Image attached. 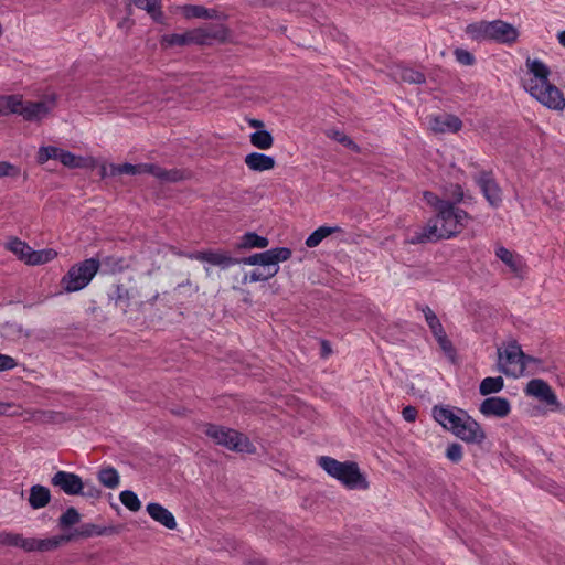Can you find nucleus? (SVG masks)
<instances>
[{
	"mask_svg": "<svg viewBox=\"0 0 565 565\" xmlns=\"http://www.w3.org/2000/svg\"><path fill=\"white\" fill-rule=\"evenodd\" d=\"M455 56H456V60L462 65L469 66L475 63V56L470 52H468L463 49H457L455 51Z\"/></svg>",
	"mask_w": 565,
	"mask_h": 565,
	"instance_id": "8fccbe9b",
	"label": "nucleus"
},
{
	"mask_svg": "<svg viewBox=\"0 0 565 565\" xmlns=\"http://www.w3.org/2000/svg\"><path fill=\"white\" fill-rule=\"evenodd\" d=\"M558 42L565 47V31L557 34Z\"/></svg>",
	"mask_w": 565,
	"mask_h": 565,
	"instance_id": "052dcab7",
	"label": "nucleus"
},
{
	"mask_svg": "<svg viewBox=\"0 0 565 565\" xmlns=\"http://www.w3.org/2000/svg\"><path fill=\"white\" fill-rule=\"evenodd\" d=\"M204 434L210 437L215 444L224 446L225 448L238 452H253L254 446L249 439L231 428L223 426L206 424L204 426Z\"/></svg>",
	"mask_w": 565,
	"mask_h": 565,
	"instance_id": "423d86ee",
	"label": "nucleus"
},
{
	"mask_svg": "<svg viewBox=\"0 0 565 565\" xmlns=\"http://www.w3.org/2000/svg\"><path fill=\"white\" fill-rule=\"evenodd\" d=\"M149 173L161 181L177 182L185 178V173L178 169L166 170L159 166L152 163H140V164H113L111 174H142Z\"/></svg>",
	"mask_w": 565,
	"mask_h": 565,
	"instance_id": "6e6552de",
	"label": "nucleus"
},
{
	"mask_svg": "<svg viewBox=\"0 0 565 565\" xmlns=\"http://www.w3.org/2000/svg\"><path fill=\"white\" fill-rule=\"evenodd\" d=\"M331 353V348L327 341H322V355L327 356Z\"/></svg>",
	"mask_w": 565,
	"mask_h": 565,
	"instance_id": "bf43d9fd",
	"label": "nucleus"
},
{
	"mask_svg": "<svg viewBox=\"0 0 565 565\" xmlns=\"http://www.w3.org/2000/svg\"><path fill=\"white\" fill-rule=\"evenodd\" d=\"M327 137L335 140L337 142L343 145L344 147L353 150L354 152L360 151V147L344 132L338 129H328L326 131Z\"/></svg>",
	"mask_w": 565,
	"mask_h": 565,
	"instance_id": "4c0bfd02",
	"label": "nucleus"
},
{
	"mask_svg": "<svg viewBox=\"0 0 565 565\" xmlns=\"http://www.w3.org/2000/svg\"><path fill=\"white\" fill-rule=\"evenodd\" d=\"M291 256V250L287 247H277L271 248L263 253H256L254 255H250L248 257L238 258V264L244 265H260L264 268L268 267H279L278 264L280 262H285L289 259Z\"/></svg>",
	"mask_w": 565,
	"mask_h": 565,
	"instance_id": "9d476101",
	"label": "nucleus"
},
{
	"mask_svg": "<svg viewBox=\"0 0 565 565\" xmlns=\"http://www.w3.org/2000/svg\"><path fill=\"white\" fill-rule=\"evenodd\" d=\"M318 465L332 478L340 481L345 488L354 490L369 489L365 476L354 461H338L329 456L318 458Z\"/></svg>",
	"mask_w": 565,
	"mask_h": 565,
	"instance_id": "20e7f679",
	"label": "nucleus"
},
{
	"mask_svg": "<svg viewBox=\"0 0 565 565\" xmlns=\"http://www.w3.org/2000/svg\"><path fill=\"white\" fill-rule=\"evenodd\" d=\"M460 415L463 416V420L454 435L467 444H482L487 436L481 425L468 413H460Z\"/></svg>",
	"mask_w": 565,
	"mask_h": 565,
	"instance_id": "9b49d317",
	"label": "nucleus"
},
{
	"mask_svg": "<svg viewBox=\"0 0 565 565\" xmlns=\"http://www.w3.org/2000/svg\"><path fill=\"white\" fill-rule=\"evenodd\" d=\"M268 244V238L249 232L242 237L241 246L244 248H266Z\"/></svg>",
	"mask_w": 565,
	"mask_h": 565,
	"instance_id": "c9c22d12",
	"label": "nucleus"
},
{
	"mask_svg": "<svg viewBox=\"0 0 565 565\" xmlns=\"http://www.w3.org/2000/svg\"><path fill=\"white\" fill-rule=\"evenodd\" d=\"M31 258L28 259V265H42L53 260L57 256V252L47 248L41 250H33Z\"/></svg>",
	"mask_w": 565,
	"mask_h": 565,
	"instance_id": "e433bc0d",
	"label": "nucleus"
},
{
	"mask_svg": "<svg viewBox=\"0 0 565 565\" xmlns=\"http://www.w3.org/2000/svg\"><path fill=\"white\" fill-rule=\"evenodd\" d=\"M83 530H86V531H89V530H97V527L95 525H86Z\"/></svg>",
	"mask_w": 565,
	"mask_h": 565,
	"instance_id": "680f3d73",
	"label": "nucleus"
},
{
	"mask_svg": "<svg viewBox=\"0 0 565 565\" xmlns=\"http://www.w3.org/2000/svg\"><path fill=\"white\" fill-rule=\"evenodd\" d=\"M137 8L146 10L154 20L161 17L160 0H130Z\"/></svg>",
	"mask_w": 565,
	"mask_h": 565,
	"instance_id": "58836bf2",
	"label": "nucleus"
},
{
	"mask_svg": "<svg viewBox=\"0 0 565 565\" xmlns=\"http://www.w3.org/2000/svg\"><path fill=\"white\" fill-rule=\"evenodd\" d=\"M98 481L108 489H115L119 486L120 477L113 467L103 468L98 471Z\"/></svg>",
	"mask_w": 565,
	"mask_h": 565,
	"instance_id": "473e14b6",
	"label": "nucleus"
},
{
	"mask_svg": "<svg viewBox=\"0 0 565 565\" xmlns=\"http://www.w3.org/2000/svg\"><path fill=\"white\" fill-rule=\"evenodd\" d=\"M423 313H424L425 320L434 335L439 334V333H441V331H444V328H443L439 319L437 318L435 312L429 307L423 308Z\"/></svg>",
	"mask_w": 565,
	"mask_h": 565,
	"instance_id": "c03bdc74",
	"label": "nucleus"
},
{
	"mask_svg": "<svg viewBox=\"0 0 565 565\" xmlns=\"http://www.w3.org/2000/svg\"><path fill=\"white\" fill-rule=\"evenodd\" d=\"M540 362L539 359L524 354L516 342L509 343L503 350L498 349L499 369L505 375L516 377L522 375L527 366Z\"/></svg>",
	"mask_w": 565,
	"mask_h": 565,
	"instance_id": "39448f33",
	"label": "nucleus"
},
{
	"mask_svg": "<svg viewBox=\"0 0 565 565\" xmlns=\"http://www.w3.org/2000/svg\"><path fill=\"white\" fill-rule=\"evenodd\" d=\"M99 269V260L88 258L73 265L62 278L61 285L66 292H75L84 289Z\"/></svg>",
	"mask_w": 565,
	"mask_h": 565,
	"instance_id": "0eeeda50",
	"label": "nucleus"
},
{
	"mask_svg": "<svg viewBox=\"0 0 565 565\" xmlns=\"http://www.w3.org/2000/svg\"><path fill=\"white\" fill-rule=\"evenodd\" d=\"M495 256L503 262L515 276H521L523 274L525 264L520 255L500 246L495 249Z\"/></svg>",
	"mask_w": 565,
	"mask_h": 565,
	"instance_id": "4be33fe9",
	"label": "nucleus"
},
{
	"mask_svg": "<svg viewBox=\"0 0 565 565\" xmlns=\"http://www.w3.org/2000/svg\"><path fill=\"white\" fill-rule=\"evenodd\" d=\"M469 220L470 215L466 211L448 202L428 220L422 230L416 231L408 242L416 245L451 238L461 233Z\"/></svg>",
	"mask_w": 565,
	"mask_h": 565,
	"instance_id": "f257e3e1",
	"label": "nucleus"
},
{
	"mask_svg": "<svg viewBox=\"0 0 565 565\" xmlns=\"http://www.w3.org/2000/svg\"><path fill=\"white\" fill-rule=\"evenodd\" d=\"M492 21L480 20L469 23L465 32L472 40L477 42L490 41L491 31L493 29Z\"/></svg>",
	"mask_w": 565,
	"mask_h": 565,
	"instance_id": "5701e85b",
	"label": "nucleus"
},
{
	"mask_svg": "<svg viewBox=\"0 0 565 565\" xmlns=\"http://www.w3.org/2000/svg\"><path fill=\"white\" fill-rule=\"evenodd\" d=\"M17 365L18 362L14 358L0 353V372L12 370Z\"/></svg>",
	"mask_w": 565,
	"mask_h": 565,
	"instance_id": "3c124183",
	"label": "nucleus"
},
{
	"mask_svg": "<svg viewBox=\"0 0 565 565\" xmlns=\"http://www.w3.org/2000/svg\"><path fill=\"white\" fill-rule=\"evenodd\" d=\"M54 487L60 488L68 495H77L83 492L84 483L82 478L73 472L60 470L51 479Z\"/></svg>",
	"mask_w": 565,
	"mask_h": 565,
	"instance_id": "ddd939ff",
	"label": "nucleus"
},
{
	"mask_svg": "<svg viewBox=\"0 0 565 565\" xmlns=\"http://www.w3.org/2000/svg\"><path fill=\"white\" fill-rule=\"evenodd\" d=\"M55 96H47L43 100L26 102L22 108V116L26 120H41L55 107Z\"/></svg>",
	"mask_w": 565,
	"mask_h": 565,
	"instance_id": "dca6fc26",
	"label": "nucleus"
},
{
	"mask_svg": "<svg viewBox=\"0 0 565 565\" xmlns=\"http://www.w3.org/2000/svg\"><path fill=\"white\" fill-rule=\"evenodd\" d=\"M476 182L490 205L498 206L501 203V190L490 172L483 171L479 173L476 177Z\"/></svg>",
	"mask_w": 565,
	"mask_h": 565,
	"instance_id": "f3484780",
	"label": "nucleus"
},
{
	"mask_svg": "<svg viewBox=\"0 0 565 565\" xmlns=\"http://www.w3.org/2000/svg\"><path fill=\"white\" fill-rule=\"evenodd\" d=\"M429 126L433 131L438 134L457 132L461 129L462 122L455 115L444 114L430 117Z\"/></svg>",
	"mask_w": 565,
	"mask_h": 565,
	"instance_id": "aec40b11",
	"label": "nucleus"
},
{
	"mask_svg": "<svg viewBox=\"0 0 565 565\" xmlns=\"http://www.w3.org/2000/svg\"><path fill=\"white\" fill-rule=\"evenodd\" d=\"M127 263L125 258L117 257V256H106L102 260H99V268L107 273V274H116L122 271L125 268H127Z\"/></svg>",
	"mask_w": 565,
	"mask_h": 565,
	"instance_id": "7c9ffc66",
	"label": "nucleus"
},
{
	"mask_svg": "<svg viewBox=\"0 0 565 565\" xmlns=\"http://www.w3.org/2000/svg\"><path fill=\"white\" fill-rule=\"evenodd\" d=\"M17 173H18L17 167H14L13 164H11L7 161L0 162V178L8 177V175H15Z\"/></svg>",
	"mask_w": 565,
	"mask_h": 565,
	"instance_id": "864d4df0",
	"label": "nucleus"
},
{
	"mask_svg": "<svg viewBox=\"0 0 565 565\" xmlns=\"http://www.w3.org/2000/svg\"><path fill=\"white\" fill-rule=\"evenodd\" d=\"M492 23L491 42L510 46L518 41L520 32L513 24L499 19Z\"/></svg>",
	"mask_w": 565,
	"mask_h": 565,
	"instance_id": "4468645a",
	"label": "nucleus"
},
{
	"mask_svg": "<svg viewBox=\"0 0 565 565\" xmlns=\"http://www.w3.org/2000/svg\"><path fill=\"white\" fill-rule=\"evenodd\" d=\"M23 106H24V103H22L20 99H18L17 96H9L7 98L0 99V108L6 107L14 114L22 115Z\"/></svg>",
	"mask_w": 565,
	"mask_h": 565,
	"instance_id": "49530a36",
	"label": "nucleus"
},
{
	"mask_svg": "<svg viewBox=\"0 0 565 565\" xmlns=\"http://www.w3.org/2000/svg\"><path fill=\"white\" fill-rule=\"evenodd\" d=\"M504 386V381L501 376L486 377L479 385V392L481 395L487 396L493 393H499Z\"/></svg>",
	"mask_w": 565,
	"mask_h": 565,
	"instance_id": "72a5a7b5",
	"label": "nucleus"
},
{
	"mask_svg": "<svg viewBox=\"0 0 565 565\" xmlns=\"http://www.w3.org/2000/svg\"><path fill=\"white\" fill-rule=\"evenodd\" d=\"M58 151H60V148H57V147H53V146L41 147L38 151V157H36L38 162L40 164H43L46 161H49L50 159L58 160Z\"/></svg>",
	"mask_w": 565,
	"mask_h": 565,
	"instance_id": "a18cd8bd",
	"label": "nucleus"
},
{
	"mask_svg": "<svg viewBox=\"0 0 565 565\" xmlns=\"http://www.w3.org/2000/svg\"><path fill=\"white\" fill-rule=\"evenodd\" d=\"M81 522L79 512L71 507L60 516V525L63 527H70Z\"/></svg>",
	"mask_w": 565,
	"mask_h": 565,
	"instance_id": "37998d69",
	"label": "nucleus"
},
{
	"mask_svg": "<svg viewBox=\"0 0 565 565\" xmlns=\"http://www.w3.org/2000/svg\"><path fill=\"white\" fill-rule=\"evenodd\" d=\"M146 510L151 519L168 530L177 526L173 514L160 503L151 502L147 504Z\"/></svg>",
	"mask_w": 565,
	"mask_h": 565,
	"instance_id": "412c9836",
	"label": "nucleus"
},
{
	"mask_svg": "<svg viewBox=\"0 0 565 565\" xmlns=\"http://www.w3.org/2000/svg\"><path fill=\"white\" fill-rule=\"evenodd\" d=\"M6 248L13 253L20 260L28 264V259L31 258L33 249L18 237H11L6 243Z\"/></svg>",
	"mask_w": 565,
	"mask_h": 565,
	"instance_id": "cd10ccee",
	"label": "nucleus"
},
{
	"mask_svg": "<svg viewBox=\"0 0 565 565\" xmlns=\"http://www.w3.org/2000/svg\"><path fill=\"white\" fill-rule=\"evenodd\" d=\"M184 12L188 18L213 19L216 17L215 10L206 9L203 6H188Z\"/></svg>",
	"mask_w": 565,
	"mask_h": 565,
	"instance_id": "ea45409f",
	"label": "nucleus"
},
{
	"mask_svg": "<svg viewBox=\"0 0 565 565\" xmlns=\"http://www.w3.org/2000/svg\"><path fill=\"white\" fill-rule=\"evenodd\" d=\"M425 202L434 207L435 212L441 209L444 204H447L449 201H445L439 199L435 193L426 191L423 194Z\"/></svg>",
	"mask_w": 565,
	"mask_h": 565,
	"instance_id": "09e8293b",
	"label": "nucleus"
},
{
	"mask_svg": "<svg viewBox=\"0 0 565 565\" xmlns=\"http://www.w3.org/2000/svg\"><path fill=\"white\" fill-rule=\"evenodd\" d=\"M93 532H70L65 535L50 539H24L19 533L0 532V544L4 546L20 547L25 552H47L57 548L62 543L76 540L78 537H88Z\"/></svg>",
	"mask_w": 565,
	"mask_h": 565,
	"instance_id": "7ed1b4c3",
	"label": "nucleus"
},
{
	"mask_svg": "<svg viewBox=\"0 0 565 565\" xmlns=\"http://www.w3.org/2000/svg\"><path fill=\"white\" fill-rule=\"evenodd\" d=\"M244 161L250 170L258 172L271 170L276 164L273 157L260 152H252L247 154Z\"/></svg>",
	"mask_w": 565,
	"mask_h": 565,
	"instance_id": "393cba45",
	"label": "nucleus"
},
{
	"mask_svg": "<svg viewBox=\"0 0 565 565\" xmlns=\"http://www.w3.org/2000/svg\"><path fill=\"white\" fill-rule=\"evenodd\" d=\"M463 449L458 443L450 444L446 449V457L452 462H459L462 459Z\"/></svg>",
	"mask_w": 565,
	"mask_h": 565,
	"instance_id": "de8ad7c7",
	"label": "nucleus"
},
{
	"mask_svg": "<svg viewBox=\"0 0 565 565\" xmlns=\"http://www.w3.org/2000/svg\"><path fill=\"white\" fill-rule=\"evenodd\" d=\"M245 565H266V561L263 558H248L245 561Z\"/></svg>",
	"mask_w": 565,
	"mask_h": 565,
	"instance_id": "4d7b16f0",
	"label": "nucleus"
},
{
	"mask_svg": "<svg viewBox=\"0 0 565 565\" xmlns=\"http://www.w3.org/2000/svg\"><path fill=\"white\" fill-rule=\"evenodd\" d=\"M278 270H279V267H274V266L268 267V268L263 267V269H255L250 274H244L242 282L246 284L248 280L252 282L267 281L271 277L276 276Z\"/></svg>",
	"mask_w": 565,
	"mask_h": 565,
	"instance_id": "2f4dec72",
	"label": "nucleus"
},
{
	"mask_svg": "<svg viewBox=\"0 0 565 565\" xmlns=\"http://www.w3.org/2000/svg\"><path fill=\"white\" fill-rule=\"evenodd\" d=\"M460 413H467L466 411L450 406H435L433 408V416L445 429L455 434L459 428L460 423L463 420V416Z\"/></svg>",
	"mask_w": 565,
	"mask_h": 565,
	"instance_id": "f8f14e48",
	"label": "nucleus"
},
{
	"mask_svg": "<svg viewBox=\"0 0 565 565\" xmlns=\"http://www.w3.org/2000/svg\"><path fill=\"white\" fill-rule=\"evenodd\" d=\"M451 196L456 202H461L463 199V191L460 185L456 184L452 186Z\"/></svg>",
	"mask_w": 565,
	"mask_h": 565,
	"instance_id": "6e6d98bb",
	"label": "nucleus"
},
{
	"mask_svg": "<svg viewBox=\"0 0 565 565\" xmlns=\"http://www.w3.org/2000/svg\"><path fill=\"white\" fill-rule=\"evenodd\" d=\"M58 160L60 162L67 168H81L84 166V159L81 157H76L70 151L60 149L58 151Z\"/></svg>",
	"mask_w": 565,
	"mask_h": 565,
	"instance_id": "79ce46f5",
	"label": "nucleus"
},
{
	"mask_svg": "<svg viewBox=\"0 0 565 565\" xmlns=\"http://www.w3.org/2000/svg\"><path fill=\"white\" fill-rule=\"evenodd\" d=\"M120 502L130 511L137 512L141 508L138 495L131 490L121 491L119 494Z\"/></svg>",
	"mask_w": 565,
	"mask_h": 565,
	"instance_id": "a19ab883",
	"label": "nucleus"
},
{
	"mask_svg": "<svg viewBox=\"0 0 565 565\" xmlns=\"http://www.w3.org/2000/svg\"><path fill=\"white\" fill-rule=\"evenodd\" d=\"M193 32H198V41L195 44L205 45L209 44L211 40H224L226 38V29L223 25H204L198 29H194Z\"/></svg>",
	"mask_w": 565,
	"mask_h": 565,
	"instance_id": "b1692460",
	"label": "nucleus"
},
{
	"mask_svg": "<svg viewBox=\"0 0 565 565\" xmlns=\"http://www.w3.org/2000/svg\"><path fill=\"white\" fill-rule=\"evenodd\" d=\"M438 344L440 345V348L445 351V352H451L452 351V345H451V342L448 340L447 338V334L444 331H441V333L439 334H436L435 335Z\"/></svg>",
	"mask_w": 565,
	"mask_h": 565,
	"instance_id": "603ef678",
	"label": "nucleus"
},
{
	"mask_svg": "<svg viewBox=\"0 0 565 565\" xmlns=\"http://www.w3.org/2000/svg\"><path fill=\"white\" fill-rule=\"evenodd\" d=\"M249 138L250 143L260 150H267L271 148L274 143V138L271 134L264 129H259L250 134Z\"/></svg>",
	"mask_w": 565,
	"mask_h": 565,
	"instance_id": "f704fd0d",
	"label": "nucleus"
},
{
	"mask_svg": "<svg viewBox=\"0 0 565 565\" xmlns=\"http://www.w3.org/2000/svg\"><path fill=\"white\" fill-rule=\"evenodd\" d=\"M185 256L189 259L206 262L211 265L218 266L222 269H226L231 266L238 264V258L231 257L226 253L214 252L211 249L189 253Z\"/></svg>",
	"mask_w": 565,
	"mask_h": 565,
	"instance_id": "2eb2a0df",
	"label": "nucleus"
},
{
	"mask_svg": "<svg viewBox=\"0 0 565 565\" xmlns=\"http://www.w3.org/2000/svg\"><path fill=\"white\" fill-rule=\"evenodd\" d=\"M50 501L51 492L49 488L41 484H34L30 488L28 502L32 509H42L46 507Z\"/></svg>",
	"mask_w": 565,
	"mask_h": 565,
	"instance_id": "a878e982",
	"label": "nucleus"
},
{
	"mask_svg": "<svg viewBox=\"0 0 565 565\" xmlns=\"http://www.w3.org/2000/svg\"><path fill=\"white\" fill-rule=\"evenodd\" d=\"M402 416L406 422L413 423L416 420L417 409L414 406L408 405L403 408Z\"/></svg>",
	"mask_w": 565,
	"mask_h": 565,
	"instance_id": "5fc2aeb1",
	"label": "nucleus"
},
{
	"mask_svg": "<svg viewBox=\"0 0 565 565\" xmlns=\"http://www.w3.org/2000/svg\"><path fill=\"white\" fill-rule=\"evenodd\" d=\"M530 78L524 81V88L536 100L550 109L563 110L565 98L563 93L548 81L550 70L539 60H526Z\"/></svg>",
	"mask_w": 565,
	"mask_h": 565,
	"instance_id": "f03ea898",
	"label": "nucleus"
},
{
	"mask_svg": "<svg viewBox=\"0 0 565 565\" xmlns=\"http://www.w3.org/2000/svg\"><path fill=\"white\" fill-rule=\"evenodd\" d=\"M341 231L339 226H320L308 236L306 245L310 248L316 247L329 235Z\"/></svg>",
	"mask_w": 565,
	"mask_h": 565,
	"instance_id": "c756f323",
	"label": "nucleus"
},
{
	"mask_svg": "<svg viewBox=\"0 0 565 565\" xmlns=\"http://www.w3.org/2000/svg\"><path fill=\"white\" fill-rule=\"evenodd\" d=\"M110 298L115 301V305L119 308H121L124 311L127 310L131 306V303L139 302L142 303L141 300H139L140 295L136 287H127L124 284L116 285L115 291L110 296Z\"/></svg>",
	"mask_w": 565,
	"mask_h": 565,
	"instance_id": "6ab92c4d",
	"label": "nucleus"
},
{
	"mask_svg": "<svg viewBox=\"0 0 565 565\" xmlns=\"http://www.w3.org/2000/svg\"><path fill=\"white\" fill-rule=\"evenodd\" d=\"M248 122H249V126L253 128H263L264 127V122L259 119H250Z\"/></svg>",
	"mask_w": 565,
	"mask_h": 565,
	"instance_id": "13d9d810",
	"label": "nucleus"
},
{
	"mask_svg": "<svg viewBox=\"0 0 565 565\" xmlns=\"http://www.w3.org/2000/svg\"><path fill=\"white\" fill-rule=\"evenodd\" d=\"M479 411L487 417L504 418L510 414L511 405L504 397H488L480 404Z\"/></svg>",
	"mask_w": 565,
	"mask_h": 565,
	"instance_id": "a211bd4d",
	"label": "nucleus"
},
{
	"mask_svg": "<svg viewBox=\"0 0 565 565\" xmlns=\"http://www.w3.org/2000/svg\"><path fill=\"white\" fill-rule=\"evenodd\" d=\"M0 414H3V412L0 411Z\"/></svg>",
	"mask_w": 565,
	"mask_h": 565,
	"instance_id": "e2e57ef3",
	"label": "nucleus"
},
{
	"mask_svg": "<svg viewBox=\"0 0 565 565\" xmlns=\"http://www.w3.org/2000/svg\"><path fill=\"white\" fill-rule=\"evenodd\" d=\"M525 394L544 403L551 412L565 414V405H562L552 387L541 379L531 380L525 387Z\"/></svg>",
	"mask_w": 565,
	"mask_h": 565,
	"instance_id": "1a4fd4ad",
	"label": "nucleus"
},
{
	"mask_svg": "<svg viewBox=\"0 0 565 565\" xmlns=\"http://www.w3.org/2000/svg\"><path fill=\"white\" fill-rule=\"evenodd\" d=\"M198 34L199 33L193 32V30L182 34H166L162 36L161 43L166 46H184L189 44H195V41L199 39Z\"/></svg>",
	"mask_w": 565,
	"mask_h": 565,
	"instance_id": "bb28decb",
	"label": "nucleus"
},
{
	"mask_svg": "<svg viewBox=\"0 0 565 565\" xmlns=\"http://www.w3.org/2000/svg\"><path fill=\"white\" fill-rule=\"evenodd\" d=\"M393 74L395 78L409 84H423L426 81L422 72L406 66H397Z\"/></svg>",
	"mask_w": 565,
	"mask_h": 565,
	"instance_id": "c85d7f7f",
	"label": "nucleus"
}]
</instances>
